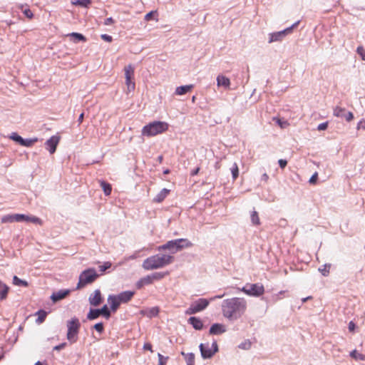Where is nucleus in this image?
Returning a JSON list of instances; mask_svg holds the SVG:
<instances>
[{
  "mask_svg": "<svg viewBox=\"0 0 365 365\" xmlns=\"http://www.w3.org/2000/svg\"><path fill=\"white\" fill-rule=\"evenodd\" d=\"M247 307V301L244 298L233 297L224 300L222 304V314L230 320H235L244 314Z\"/></svg>",
  "mask_w": 365,
  "mask_h": 365,
  "instance_id": "1",
  "label": "nucleus"
},
{
  "mask_svg": "<svg viewBox=\"0 0 365 365\" xmlns=\"http://www.w3.org/2000/svg\"><path fill=\"white\" fill-rule=\"evenodd\" d=\"M112 266V263L110 262H105L103 264L100 265L98 267L99 271L101 272V274H103L107 269L110 268Z\"/></svg>",
  "mask_w": 365,
  "mask_h": 365,
  "instance_id": "40",
  "label": "nucleus"
},
{
  "mask_svg": "<svg viewBox=\"0 0 365 365\" xmlns=\"http://www.w3.org/2000/svg\"><path fill=\"white\" fill-rule=\"evenodd\" d=\"M67 334L66 339L71 344L76 343L78 339V333L81 327L79 319L76 317L72 318L66 323Z\"/></svg>",
  "mask_w": 365,
  "mask_h": 365,
  "instance_id": "6",
  "label": "nucleus"
},
{
  "mask_svg": "<svg viewBox=\"0 0 365 365\" xmlns=\"http://www.w3.org/2000/svg\"><path fill=\"white\" fill-rule=\"evenodd\" d=\"M36 315L38 316L36 322L38 324H41L44 322L47 316V313L44 310H39L36 312Z\"/></svg>",
  "mask_w": 365,
  "mask_h": 365,
  "instance_id": "30",
  "label": "nucleus"
},
{
  "mask_svg": "<svg viewBox=\"0 0 365 365\" xmlns=\"http://www.w3.org/2000/svg\"><path fill=\"white\" fill-rule=\"evenodd\" d=\"M153 279L150 275H148L145 277L140 279L136 283V287L138 289H141L145 285H148L153 284Z\"/></svg>",
  "mask_w": 365,
  "mask_h": 365,
  "instance_id": "21",
  "label": "nucleus"
},
{
  "mask_svg": "<svg viewBox=\"0 0 365 365\" xmlns=\"http://www.w3.org/2000/svg\"><path fill=\"white\" fill-rule=\"evenodd\" d=\"M143 349L153 352L152 344L150 343H145L143 345Z\"/></svg>",
  "mask_w": 365,
  "mask_h": 365,
  "instance_id": "53",
  "label": "nucleus"
},
{
  "mask_svg": "<svg viewBox=\"0 0 365 365\" xmlns=\"http://www.w3.org/2000/svg\"><path fill=\"white\" fill-rule=\"evenodd\" d=\"M125 85L127 86V93H130L135 90V83L134 82V67L129 64L124 67Z\"/></svg>",
  "mask_w": 365,
  "mask_h": 365,
  "instance_id": "8",
  "label": "nucleus"
},
{
  "mask_svg": "<svg viewBox=\"0 0 365 365\" xmlns=\"http://www.w3.org/2000/svg\"><path fill=\"white\" fill-rule=\"evenodd\" d=\"M103 297L100 289H96L88 297L90 304L93 307L99 306L103 302Z\"/></svg>",
  "mask_w": 365,
  "mask_h": 365,
  "instance_id": "12",
  "label": "nucleus"
},
{
  "mask_svg": "<svg viewBox=\"0 0 365 365\" xmlns=\"http://www.w3.org/2000/svg\"><path fill=\"white\" fill-rule=\"evenodd\" d=\"M355 329V324L353 322L349 323V330L353 332Z\"/></svg>",
  "mask_w": 365,
  "mask_h": 365,
  "instance_id": "58",
  "label": "nucleus"
},
{
  "mask_svg": "<svg viewBox=\"0 0 365 365\" xmlns=\"http://www.w3.org/2000/svg\"><path fill=\"white\" fill-rule=\"evenodd\" d=\"M240 290L247 295L257 297L263 295L264 293V287L260 283L247 284Z\"/></svg>",
  "mask_w": 365,
  "mask_h": 365,
  "instance_id": "7",
  "label": "nucleus"
},
{
  "mask_svg": "<svg viewBox=\"0 0 365 365\" xmlns=\"http://www.w3.org/2000/svg\"><path fill=\"white\" fill-rule=\"evenodd\" d=\"M318 179V174L317 173H315L309 179V182L311 184H315L317 180Z\"/></svg>",
  "mask_w": 365,
  "mask_h": 365,
  "instance_id": "49",
  "label": "nucleus"
},
{
  "mask_svg": "<svg viewBox=\"0 0 365 365\" xmlns=\"http://www.w3.org/2000/svg\"><path fill=\"white\" fill-rule=\"evenodd\" d=\"M91 4V0H74L73 4L81 6L83 7H88Z\"/></svg>",
  "mask_w": 365,
  "mask_h": 365,
  "instance_id": "36",
  "label": "nucleus"
},
{
  "mask_svg": "<svg viewBox=\"0 0 365 365\" xmlns=\"http://www.w3.org/2000/svg\"><path fill=\"white\" fill-rule=\"evenodd\" d=\"M226 329L225 328V326L221 324H214L211 326L210 329V334H220L224 332H225Z\"/></svg>",
  "mask_w": 365,
  "mask_h": 365,
  "instance_id": "17",
  "label": "nucleus"
},
{
  "mask_svg": "<svg viewBox=\"0 0 365 365\" xmlns=\"http://www.w3.org/2000/svg\"><path fill=\"white\" fill-rule=\"evenodd\" d=\"M330 269V265L325 264L323 266V268H319V272L322 274L324 276H327L329 273Z\"/></svg>",
  "mask_w": 365,
  "mask_h": 365,
  "instance_id": "42",
  "label": "nucleus"
},
{
  "mask_svg": "<svg viewBox=\"0 0 365 365\" xmlns=\"http://www.w3.org/2000/svg\"><path fill=\"white\" fill-rule=\"evenodd\" d=\"M188 322L190 324H192L193 328L196 330H201L203 327V323H202V320L195 317H191L188 319Z\"/></svg>",
  "mask_w": 365,
  "mask_h": 365,
  "instance_id": "19",
  "label": "nucleus"
},
{
  "mask_svg": "<svg viewBox=\"0 0 365 365\" xmlns=\"http://www.w3.org/2000/svg\"><path fill=\"white\" fill-rule=\"evenodd\" d=\"M98 277L99 274L96 273L93 268H89L83 271L79 275V280L76 289H81L86 285L92 284Z\"/></svg>",
  "mask_w": 365,
  "mask_h": 365,
  "instance_id": "5",
  "label": "nucleus"
},
{
  "mask_svg": "<svg viewBox=\"0 0 365 365\" xmlns=\"http://www.w3.org/2000/svg\"><path fill=\"white\" fill-rule=\"evenodd\" d=\"M16 214L5 215V216H4V217L1 218V222H3V223H6V222H16Z\"/></svg>",
  "mask_w": 365,
  "mask_h": 365,
  "instance_id": "31",
  "label": "nucleus"
},
{
  "mask_svg": "<svg viewBox=\"0 0 365 365\" xmlns=\"http://www.w3.org/2000/svg\"><path fill=\"white\" fill-rule=\"evenodd\" d=\"M174 261V257L169 255H155L145 259L142 267L145 270L163 268Z\"/></svg>",
  "mask_w": 365,
  "mask_h": 365,
  "instance_id": "2",
  "label": "nucleus"
},
{
  "mask_svg": "<svg viewBox=\"0 0 365 365\" xmlns=\"http://www.w3.org/2000/svg\"><path fill=\"white\" fill-rule=\"evenodd\" d=\"M292 27L287 28L282 31L274 32L270 34L269 43H272L274 41H279L283 39V38L287 34H289L292 31Z\"/></svg>",
  "mask_w": 365,
  "mask_h": 365,
  "instance_id": "14",
  "label": "nucleus"
},
{
  "mask_svg": "<svg viewBox=\"0 0 365 365\" xmlns=\"http://www.w3.org/2000/svg\"><path fill=\"white\" fill-rule=\"evenodd\" d=\"M251 220L253 225H260V220L259 217L258 212L257 211H253L251 213Z\"/></svg>",
  "mask_w": 365,
  "mask_h": 365,
  "instance_id": "34",
  "label": "nucleus"
},
{
  "mask_svg": "<svg viewBox=\"0 0 365 365\" xmlns=\"http://www.w3.org/2000/svg\"><path fill=\"white\" fill-rule=\"evenodd\" d=\"M328 123H323L318 125V130H324L327 128Z\"/></svg>",
  "mask_w": 365,
  "mask_h": 365,
  "instance_id": "54",
  "label": "nucleus"
},
{
  "mask_svg": "<svg viewBox=\"0 0 365 365\" xmlns=\"http://www.w3.org/2000/svg\"><path fill=\"white\" fill-rule=\"evenodd\" d=\"M100 315H103L106 319H108L110 317V312L108 309L107 305H104L101 309H99Z\"/></svg>",
  "mask_w": 365,
  "mask_h": 365,
  "instance_id": "37",
  "label": "nucleus"
},
{
  "mask_svg": "<svg viewBox=\"0 0 365 365\" xmlns=\"http://www.w3.org/2000/svg\"><path fill=\"white\" fill-rule=\"evenodd\" d=\"M201 355L204 359L211 358L218 351V346L216 341H213L210 348L208 344H201L200 345Z\"/></svg>",
  "mask_w": 365,
  "mask_h": 365,
  "instance_id": "10",
  "label": "nucleus"
},
{
  "mask_svg": "<svg viewBox=\"0 0 365 365\" xmlns=\"http://www.w3.org/2000/svg\"><path fill=\"white\" fill-rule=\"evenodd\" d=\"M158 160L160 163H162L163 160V155H160L158 158Z\"/></svg>",
  "mask_w": 365,
  "mask_h": 365,
  "instance_id": "62",
  "label": "nucleus"
},
{
  "mask_svg": "<svg viewBox=\"0 0 365 365\" xmlns=\"http://www.w3.org/2000/svg\"><path fill=\"white\" fill-rule=\"evenodd\" d=\"M346 113V110L345 108H341V107H339V106H336L334 109V115L336 116V117H340V118H342L344 116Z\"/></svg>",
  "mask_w": 365,
  "mask_h": 365,
  "instance_id": "32",
  "label": "nucleus"
},
{
  "mask_svg": "<svg viewBox=\"0 0 365 365\" xmlns=\"http://www.w3.org/2000/svg\"><path fill=\"white\" fill-rule=\"evenodd\" d=\"M13 283L16 286L28 287L29 285L26 281L19 279L17 276L14 277Z\"/></svg>",
  "mask_w": 365,
  "mask_h": 365,
  "instance_id": "35",
  "label": "nucleus"
},
{
  "mask_svg": "<svg viewBox=\"0 0 365 365\" xmlns=\"http://www.w3.org/2000/svg\"><path fill=\"white\" fill-rule=\"evenodd\" d=\"M135 294V292L133 291H125L120 293L117 295L120 303H128L131 300Z\"/></svg>",
  "mask_w": 365,
  "mask_h": 365,
  "instance_id": "15",
  "label": "nucleus"
},
{
  "mask_svg": "<svg viewBox=\"0 0 365 365\" xmlns=\"http://www.w3.org/2000/svg\"><path fill=\"white\" fill-rule=\"evenodd\" d=\"M100 316L99 309H91L87 315V318L89 320H93L98 318Z\"/></svg>",
  "mask_w": 365,
  "mask_h": 365,
  "instance_id": "33",
  "label": "nucleus"
},
{
  "mask_svg": "<svg viewBox=\"0 0 365 365\" xmlns=\"http://www.w3.org/2000/svg\"><path fill=\"white\" fill-rule=\"evenodd\" d=\"M16 222L25 221V222H31L34 224H37L39 225H43V222L40 218H38V217H36V216H33V215L16 214Z\"/></svg>",
  "mask_w": 365,
  "mask_h": 365,
  "instance_id": "11",
  "label": "nucleus"
},
{
  "mask_svg": "<svg viewBox=\"0 0 365 365\" xmlns=\"http://www.w3.org/2000/svg\"><path fill=\"white\" fill-rule=\"evenodd\" d=\"M100 185L104 192V194L106 196L110 195L112 191L111 185L103 180L100 181Z\"/></svg>",
  "mask_w": 365,
  "mask_h": 365,
  "instance_id": "25",
  "label": "nucleus"
},
{
  "mask_svg": "<svg viewBox=\"0 0 365 365\" xmlns=\"http://www.w3.org/2000/svg\"><path fill=\"white\" fill-rule=\"evenodd\" d=\"M311 298H312V297H307V298L303 299H302V301L304 302H306L307 299H311Z\"/></svg>",
  "mask_w": 365,
  "mask_h": 365,
  "instance_id": "64",
  "label": "nucleus"
},
{
  "mask_svg": "<svg viewBox=\"0 0 365 365\" xmlns=\"http://www.w3.org/2000/svg\"><path fill=\"white\" fill-rule=\"evenodd\" d=\"M69 294V290H61L58 292H55L51 295V299L53 302H57L64 299Z\"/></svg>",
  "mask_w": 365,
  "mask_h": 365,
  "instance_id": "22",
  "label": "nucleus"
},
{
  "mask_svg": "<svg viewBox=\"0 0 365 365\" xmlns=\"http://www.w3.org/2000/svg\"><path fill=\"white\" fill-rule=\"evenodd\" d=\"M158 14V12L157 11H152L149 13H148L145 16V20L147 21H150L153 17L155 16V15H157Z\"/></svg>",
  "mask_w": 365,
  "mask_h": 365,
  "instance_id": "43",
  "label": "nucleus"
},
{
  "mask_svg": "<svg viewBox=\"0 0 365 365\" xmlns=\"http://www.w3.org/2000/svg\"><path fill=\"white\" fill-rule=\"evenodd\" d=\"M9 287L0 280V300H4L7 298Z\"/></svg>",
  "mask_w": 365,
  "mask_h": 365,
  "instance_id": "23",
  "label": "nucleus"
},
{
  "mask_svg": "<svg viewBox=\"0 0 365 365\" xmlns=\"http://www.w3.org/2000/svg\"><path fill=\"white\" fill-rule=\"evenodd\" d=\"M217 83L218 86H223L225 88H230V81L225 76L219 75L217 77Z\"/></svg>",
  "mask_w": 365,
  "mask_h": 365,
  "instance_id": "20",
  "label": "nucleus"
},
{
  "mask_svg": "<svg viewBox=\"0 0 365 365\" xmlns=\"http://www.w3.org/2000/svg\"><path fill=\"white\" fill-rule=\"evenodd\" d=\"M365 129V120H361L358 123L357 129Z\"/></svg>",
  "mask_w": 365,
  "mask_h": 365,
  "instance_id": "56",
  "label": "nucleus"
},
{
  "mask_svg": "<svg viewBox=\"0 0 365 365\" xmlns=\"http://www.w3.org/2000/svg\"><path fill=\"white\" fill-rule=\"evenodd\" d=\"M262 180L264 182H267L269 180V175L267 173H264L261 178Z\"/></svg>",
  "mask_w": 365,
  "mask_h": 365,
  "instance_id": "59",
  "label": "nucleus"
},
{
  "mask_svg": "<svg viewBox=\"0 0 365 365\" xmlns=\"http://www.w3.org/2000/svg\"><path fill=\"white\" fill-rule=\"evenodd\" d=\"M278 163L282 169H284L287 165V161L283 159L279 160Z\"/></svg>",
  "mask_w": 365,
  "mask_h": 365,
  "instance_id": "50",
  "label": "nucleus"
},
{
  "mask_svg": "<svg viewBox=\"0 0 365 365\" xmlns=\"http://www.w3.org/2000/svg\"><path fill=\"white\" fill-rule=\"evenodd\" d=\"M199 171H200V168L198 167V168H197L196 169H195L194 170L192 171L191 175L192 176L193 175H196L198 174Z\"/></svg>",
  "mask_w": 365,
  "mask_h": 365,
  "instance_id": "60",
  "label": "nucleus"
},
{
  "mask_svg": "<svg viewBox=\"0 0 365 365\" xmlns=\"http://www.w3.org/2000/svg\"><path fill=\"white\" fill-rule=\"evenodd\" d=\"M182 355L184 356L185 360L187 365H195V355L192 353L185 354L182 352Z\"/></svg>",
  "mask_w": 365,
  "mask_h": 365,
  "instance_id": "26",
  "label": "nucleus"
},
{
  "mask_svg": "<svg viewBox=\"0 0 365 365\" xmlns=\"http://www.w3.org/2000/svg\"><path fill=\"white\" fill-rule=\"evenodd\" d=\"M192 243L187 239H177L168 241L165 245L158 247V251L169 250L171 253L174 254L178 251L182 250L183 248L191 247Z\"/></svg>",
  "mask_w": 365,
  "mask_h": 365,
  "instance_id": "3",
  "label": "nucleus"
},
{
  "mask_svg": "<svg viewBox=\"0 0 365 365\" xmlns=\"http://www.w3.org/2000/svg\"><path fill=\"white\" fill-rule=\"evenodd\" d=\"M231 173L233 180H236L239 176V168L236 163H235L231 168Z\"/></svg>",
  "mask_w": 365,
  "mask_h": 365,
  "instance_id": "39",
  "label": "nucleus"
},
{
  "mask_svg": "<svg viewBox=\"0 0 365 365\" xmlns=\"http://www.w3.org/2000/svg\"><path fill=\"white\" fill-rule=\"evenodd\" d=\"M170 190L166 188H163L153 200L154 202L160 203L162 202L165 197L169 195Z\"/></svg>",
  "mask_w": 365,
  "mask_h": 365,
  "instance_id": "18",
  "label": "nucleus"
},
{
  "mask_svg": "<svg viewBox=\"0 0 365 365\" xmlns=\"http://www.w3.org/2000/svg\"><path fill=\"white\" fill-rule=\"evenodd\" d=\"M209 304L210 301L200 298L190 304V307L185 311V314L191 315L200 312L206 309Z\"/></svg>",
  "mask_w": 365,
  "mask_h": 365,
  "instance_id": "9",
  "label": "nucleus"
},
{
  "mask_svg": "<svg viewBox=\"0 0 365 365\" xmlns=\"http://www.w3.org/2000/svg\"><path fill=\"white\" fill-rule=\"evenodd\" d=\"M344 118H345L346 120L349 122L353 120L354 115L351 112H347L346 113H345Z\"/></svg>",
  "mask_w": 365,
  "mask_h": 365,
  "instance_id": "48",
  "label": "nucleus"
},
{
  "mask_svg": "<svg viewBox=\"0 0 365 365\" xmlns=\"http://www.w3.org/2000/svg\"><path fill=\"white\" fill-rule=\"evenodd\" d=\"M169 272H155L150 274L153 282L158 281L163 279L165 276L168 275Z\"/></svg>",
  "mask_w": 365,
  "mask_h": 365,
  "instance_id": "28",
  "label": "nucleus"
},
{
  "mask_svg": "<svg viewBox=\"0 0 365 365\" xmlns=\"http://www.w3.org/2000/svg\"><path fill=\"white\" fill-rule=\"evenodd\" d=\"M350 356L351 358L355 359L356 361H364L365 355L358 352L356 350H354L350 353Z\"/></svg>",
  "mask_w": 365,
  "mask_h": 365,
  "instance_id": "29",
  "label": "nucleus"
},
{
  "mask_svg": "<svg viewBox=\"0 0 365 365\" xmlns=\"http://www.w3.org/2000/svg\"><path fill=\"white\" fill-rule=\"evenodd\" d=\"M158 359H159V365H165V360L167 359V358L165 359V360H164V357L161 354H158Z\"/></svg>",
  "mask_w": 365,
  "mask_h": 365,
  "instance_id": "52",
  "label": "nucleus"
},
{
  "mask_svg": "<svg viewBox=\"0 0 365 365\" xmlns=\"http://www.w3.org/2000/svg\"><path fill=\"white\" fill-rule=\"evenodd\" d=\"M101 37L103 40L107 42H111L113 41L112 36L108 34H102Z\"/></svg>",
  "mask_w": 365,
  "mask_h": 365,
  "instance_id": "47",
  "label": "nucleus"
},
{
  "mask_svg": "<svg viewBox=\"0 0 365 365\" xmlns=\"http://www.w3.org/2000/svg\"><path fill=\"white\" fill-rule=\"evenodd\" d=\"M10 138L12 139L13 140L16 141V143H19L20 145H21V143L23 142V140H24L23 138H21L20 135H19L16 133H13L11 134V135L10 136Z\"/></svg>",
  "mask_w": 365,
  "mask_h": 365,
  "instance_id": "41",
  "label": "nucleus"
},
{
  "mask_svg": "<svg viewBox=\"0 0 365 365\" xmlns=\"http://www.w3.org/2000/svg\"><path fill=\"white\" fill-rule=\"evenodd\" d=\"M19 9L28 19H31L34 17L33 12L27 6L21 5Z\"/></svg>",
  "mask_w": 365,
  "mask_h": 365,
  "instance_id": "27",
  "label": "nucleus"
},
{
  "mask_svg": "<svg viewBox=\"0 0 365 365\" xmlns=\"http://www.w3.org/2000/svg\"><path fill=\"white\" fill-rule=\"evenodd\" d=\"M108 302L110 306V309L115 312L120 305V302L117 295H109L108 297Z\"/></svg>",
  "mask_w": 365,
  "mask_h": 365,
  "instance_id": "16",
  "label": "nucleus"
},
{
  "mask_svg": "<svg viewBox=\"0 0 365 365\" xmlns=\"http://www.w3.org/2000/svg\"><path fill=\"white\" fill-rule=\"evenodd\" d=\"M113 23H114V20L111 17L107 18L104 22L105 25H110V24H113Z\"/></svg>",
  "mask_w": 365,
  "mask_h": 365,
  "instance_id": "57",
  "label": "nucleus"
},
{
  "mask_svg": "<svg viewBox=\"0 0 365 365\" xmlns=\"http://www.w3.org/2000/svg\"><path fill=\"white\" fill-rule=\"evenodd\" d=\"M71 36L75 37L77 40L78 41H86V38L84 36H83L82 34H78V33H72L71 34Z\"/></svg>",
  "mask_w": 365,
  "mask_h": 365,
  "instance_id": "44",
  "label": "nucleus"
},
{
  "mask_svg": "<svg viewBox=\"0 0 365 365\" xmlns=\"http://www.w3.org/2000/svg\"><path fill=\"white\" fill-rule=\"evenodd\" d=\"M94 329L99 333H102L104 330L103 323H98L94 325Z\"/></svg>",
  "mask_w": 365,
  "mask_h": 365,
  "instance_id": "45",
  "label": "nucleus"
},
{
  "mask_svg": "<svg viewBox=\"0 0 365 365\" xmlns=\"http://www.w3.org/2000/svg\"><path fill=\"white\" fill-rule=\"evenodd\" d=\"M357 53L361 56L363 61H365V50L362 46L357 48Z\"/></svg>",
  "mask_w": 365,
  "mask_h": 365,
  "instance_id": "46",
  "label": "nucleus"
},
{
  "mask_svg": "<svg viewBox=\"0 0 365 365\" xmlns=\"http://www.w3.org/2000/svg\"><path fill=\"white\" fill-rule=\"evenodd\" d=\"M59 140L60 137L57 135H53L46 140V147L51 154H53L56 152Z\"/></svg>",
  "mask_w": 365,
  "mask_h": 365,
  "instance_id": "13",
  "label": "nucleus"
},
{
  "mask_svg": "<svg viewBox=\"0 0 365 365\" xmlns=\"http://www.w3.org/2000/svg\"><path fill=\"white\" fill-rule=\"evenodd\" d=\"M223 296H224V294H222V295H219V296H215V297H214L213 298H212V299H211V300H213V299H217V298H219V299H220V298H222Z\"/></svg>",
  "mask_w": 365,
  "mask_h": 365,
  "instance_id": "63",
  "label": "nucleus"
},
{
  "mask_svg": "<svg viewBox=\"0 0 365 365\" xmlns=\"http://www.w3.org/2000/svg\"><path fill=\"white\" fill-rule=\"evenodd\" d=\"M66 346V343H61V344L54 346L53 350L60 351V350L63 349V348H65Z\"/></svg>",
  "mask_w": 365,
  "mask_h": 365,
  "instance_id": "51",
  "label": "nucleus"
},
{
  "mask_svg": "<svg viewBox=\"0 0 365 365\" xmlns=\"http://www.w3.org/2000/svg\"><path fill=\"white\" fill-rule=\"evenodd\" d=\"M168 124L163 121H154L145 125L142 129V135L152 137L161 134L168 130Z\"/></svg>",
  "mask_w": 365,
  "mask_h": 365,
  "instance_id": "4",
  "label": "nucleus"
},
{
  "mask_svg": "<svg viewBox=\"0 0 365 365\" xmlns=\"http://www.w3.org/2000/svg\"><path fill=\"white\" fill-rule=\"evenodd\" d=\"M37 140H38L37 138L24 139L21 145L25 146V147H31L36 142H37Z\"/></svg>",
  "mask_w": 365,
  "mask_h": 365,
  "instance_id": "38",
  "label": "nucleus"
},
{
  "mask_svg": "<svg viewBox=\"0 0 365 365\" xmlns=\"http://www.w3.org/2000/svg\"><path fill=\"white\" fill-rule=\"evenodd\" d=\"M251 346V343L250 341L245 342L240 345V347L242 349H249Z\"/></svg>",
  "mask_w": 365,
  "mask_h": 365,
  "instance_id": "55",
  "label": "nucleus"
},
{
  "mask_svg": "<svg viewBox=\"0 0 365 365\" xmlns=\"http://www.w3.org/2000/svg\"><path fill=\"white\" fill-rule=\"evenodd\" d=\"M83 117H84V114L82 113L79 115L78 119V121L79 124H81V123L83 122Z\"/></svg>",
  "mask_w": 365,
  "mask_h": 365,
  "instance_id": "61",
  "label": "nucleus"
},
{
  "mask_svg": "<svg viewBox=\"0 0 365 365\" xmlns=\"http://www.w3.org/2000/svg\"><path fill=\"white\" fill-rule=\"evenodd\" d=\"M193 85H187L179 86L175 90V94L178 96L184 95L190 92L193 88Z\"/></svg>",
  "mask_w": 365,
  "mask_h": 365,
  "instance_id": "24",
  "label": "nucleus"
}]
</instances>
